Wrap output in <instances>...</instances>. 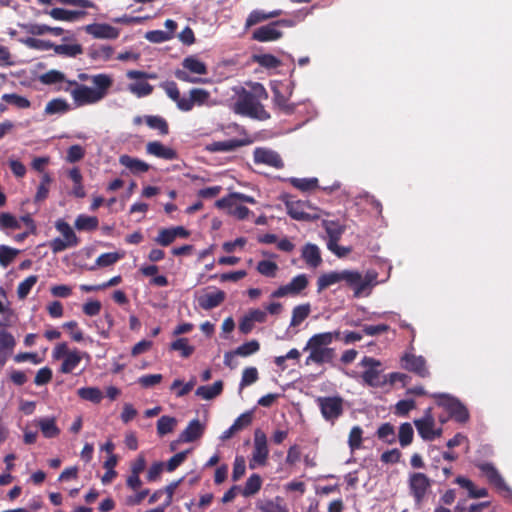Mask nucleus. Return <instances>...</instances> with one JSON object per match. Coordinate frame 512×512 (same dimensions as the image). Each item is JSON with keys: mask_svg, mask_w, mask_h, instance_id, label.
Instances as JSON below:
<instances>
[{"mask_svg": "<svg viewBox=\"0 0 512 512\" xmlns=\"http://www.w3.org/2000/svg\"><path fill=\"white\" fill-rule=\"evenodd\" d=\"M92 83L95 88L79 84L75 80L67 81V85L59 86L57 91L70 93L76 106L95 104L106 97L113 85V79L110 75L102 73L93 75Z\"/></svg>", "mask_w": 512, "mask_h": 512, "instance_id": "f257e3e1", "label": "nucleus"}, {"mask_svg": "<svg viewBox=\"0 0 512 512\" xmlns=\"http://www.w3.org/2000/svg\"><path fill=\"white\" fill-rule=\"evenodd\" d=\"M253 92L242 89L239 93L237 100L234 103L233 111L241 116L249 117L252 119L265 121L270 118V114L265 110L261 104V99H267L268 94L261 84H256Z\"/></svg>", "mask_w": 512, "mask_h": 512, "instance_id": "f03ea898", "label": "nucleus"}, {"mask_svg": "<svg viewBox=\"0 0 512 512\" xmlns=\"http://www.w3.org/2000/svg\"><path fill=\"white\" fill-rule=\"evenodd\" d=\"M345 282V284L353 289L356 297L360 296L364 290L368 287L369 282L362 278V275L358 271L342 270L332 271L329 273L322 274L317 280L318 292L330 287L331 285Z\"/></svg>", "mask_w": 512, "mask_h": 512, "instance_id": "7ed1b4c3", "label": "nucleus"}, {"mask_svg": "<svg viewBox=\"0 0 512 512\" xmlns=\"http://www.w3.org/2000/svg\"><path fill=\"white\" fill-rule=\"evenodd\" d=\"M330 336H322L317 334L312 335L303 351L309 350V355L305 360V365L309 366L311 364L323 365L330 364L333 362L335 358V350L329 346Z\"/></svg>", "mask_w": 512, "mask_h": 512, "instance_id": "20e7f679", "label": "nucleus"}, {"mask_svg": "<svg viewBox=\"0 0 512 512\" xmlns=\"http://www.w3.org/2000/svg\"><path fill=\"white\" fill-rule=\"evenodd\" d=\"M285 206L288 215L297 221H314L320 218L318 208L312 207L307 201L286 200Z\"/></svg>", "mask_w": 512, "mask_h": 512, "instance_id": "39448f33", "label": "nucleus"}, {"mask_svg": "<svg viewBox=\"0 0 512 512\" xmlns=\"http://www.w3.org/2000/svg\"><path fill=\"white\" fill-rule=\"evenodd\" d=\"M316 403L321 411L322 417L332 424L344 412V400L340 396L318 397Z\"/></svg>", "mask_w": 512, "mask_h": 512, "instance_id": "423d86ee", "label": "nucleus"}, {"mask_svg": "<svg viewBox=\"0 0 512 512\" xmlns=\"http://www.w3.org/2000/svg\"><path fill=\"white\" fill-rule=\"evenodd\" d=\"M269 457V449L266 434L256 429L254 432V443L252 457L249 460V468L255 469L257 466H265Z\"/></svg>", "mask_w": 512, "mask_h": 512, "instance_id": "0eeeda50", "label": "nucleus"}, {"mask_svg": "<svg viewBox=\"0 0 512 512\" xmlns=\"http://www.w3.org/2000/svg\"><path fill=\"white\" fill-rule=\"evenodd\" d=\"M360 364L361 366L367 368L362 373V378L366 384H368L371 387H381L387 384L386 379H382L380 376V371L378 370V367L381 366V363L379 360L365 356L361 360Z\"/></svg>", "mask_w": 512, "mask_h": 512, "instance_id": "6e6552de", "label": "nucleus"}, {"mask_svg": "<svg viewBox=\"0 0 512 512\" xmlns=\"http://www.w3.org/2000/svg\"><path fill=\"white\" fill-rule=\"evenodd\" d=\"M309 284L306 274L295 276L288 284L280 286L272 292V298H282L286 296H297L307 288Z\"/></svg>", "mask_w": 512, "mask_h": 512, "instance_id": "1a4fd4ad", "label": "nucleus"}, {"mask_svg": "<svg viewBox=\"0 0 512 512\" xmlns=\"http://www.w3.org/2000/svg\"><path fill=\"white\" fill-rule=\"evenodd\" d=\"M488 482L500 492L511 493V489L506 484L505 480L491 463H480L477 465Z\"/></svg>", "mask_w": 512, "mask_h": 512, "instance_id": "9d476101", "label": "nucleus"}, {"mask_svg": "<svg viewBox=\"0 0 512 512\" xmlns=\"http://www.w3.org/2000/svg\"><path fill=\"white\" fill-rule=\"evenodd\" d=\"M254 163L265 164L267 166L281 169L284 167V162L281 156L268 148L258 147L253 152Z\"/></svg>", "mask_w": 512, "mask_h": 512, "instance_id": "9b49d317", "label": "nucleus"}, {"mask_svg": "<svg viewBox=\"0 0 512 512\" xmlns=\"http://www.w3.org/2000/svg\"><path fill=\"white\" fill-rule=\"evenodd\" d=\"M84 30L96 39H116L120 34L118 28L107 23L88 24L84 27Z\"/></svg>", "mask_w": 512, "mask_h": 512, "instance_id": "f8f14e48", "label": "nucleus"}, {"mask_svg": "<svg viewBox=\"0 0 512 512\" xmlns=\"http://www.w3.org/2000/svg\"><path fill=\"white\" fill-rule=\"evenodd\" d=\"M189 98L181 102L180 110L184 112L191 111L195 105L202 106L207 103L210 93L202 88H192L189 91Z\"/></svg>", "mask_w": 512, "mask_h": 512, "instance_id": "ddd939ff", "label": "nucleus"}, {"mask_svg": "<svg viewBox=\"0 0 512 512\" xmlns=\"http://www.w3.org/2000/svg\"><path fill=\"white\" fill-rule=\"evenodd\" d=\"M283 36L282 31L278 30L274 22L263 25L255 29L252 33V39L259 42L276 41Z\"/></svg>", "mask_w": 512, "mask_h": 512, "instance_id": "4468645a", "label": "nucleus"}, {"mask_svg": "<svg viewBox=\"0 0 512 512\" xmlns=\"http://www.w3.org/2000/svg\"><path fill=\"white\" fill-rule=\"evenodd\" d=\"M250 140L247 139H229L224 141H214L207 145V150L213 153L216 152H232L236 149L249 145Z\"/></svg>", "mask_w": 512, "mask_h": 512, "instance_id": "2eb2a0df", "label": "nucleus"}, {"mask_svg": "<svg viewBox=\"0 0 512 512\" xmlns=\"http://www.w3.org/2000/svg\"><path fill=\"white\" fill-rule=\"evenodd\" d=\"M205 425L199 419L191 420L187 427L180 433L178 442H193L202 437Z\"/></svg>", "mask_w": 512, "mask_h": 512, "instance_id": "dca6fc26", "label": "nucleus"}, {"mask_svg": "<svg viewBox=\"0 0 512 512\" xmlns=\"http://www.w3.org/2000/svg\"><path fill=\"white\" fill-rule=\"evenodd\" d=\"M434 419L431 415H426L418 420V433L424 440H433L442 434L441 428H434Z\"/></svg>", "mask_w": 512, "mask_h": 512, "instance_id": "f3484780", "label": "nucleus"}, {"mask_svg": "<svg viewBox=\"0 0 512 512\" xmlns=\"http://www.w3.org/2000/svg\"><path fill=\"white\" fill-rule=\"evenodd\" d=\"M146 150L148 154L165 160H175L178 157L174 149L163 145L159 141L149 142L146 146Z\"/></svg>", "mask_w": 512, "mask_h": 512, "instance_id": "a211bd4d", "label": "nucleus"}, {"mask_svg": "<svg viewBox=\"0 0 512 512\" xmlns=\"http://www.w3.org/2000/svg\"><path fill=\"white\" fill-rule=\"evenodd\" d=\"M226 298V294L222 290H217L212 293H206L198 297V305L203 310H211L220 306Z\"/></svg>", "mask_w": 512, "mask_h": 512, "instance_id": "6ab92c4d", "label": "nucleus"}, {"mask_svg": "<svg viewBox=\"0 0 512 512\" xmlns=\"http://www.w3.org/2000/svg\"><path fill=\"white\" fill-rule=\"evenodd\" d=\"M322 225L329 237L327 247L328 249H333L332 246L336 247V243H338L344 233V227L332 220H324Z\"/></svg>", "mask_w": 512, "mask_h": 512, "instance_id": "aec40b11", "label": "nucleus"}, {"mask_svg": "<svg viewBox=\"0 0 512 512\" xmlns=\"http://www.w3.org/2000/svg\"><path fill=\"white\" fill-rule=\"evenodd\" d=\"M283 11L280 9H276L270 12H265L263 10H253L249 13L246 22L245 27L250 28L260 22L266 21L268 19L276 18L282 15Z\"/></svg>", "mask_w": 512, "mask_h": 512, "instance_id": "412c9836", "label": "nucleus"}, {"mask_svg": "<svg viewBox=\"0 0 512 512\" xmlns=\"http://www.w3.org/2000/svg\"><path fill=\"white\" fill-rule=\"evenodd\" d=\"M244 202L255 204L256 200L252 196H248L242 193H231L227 197H223L216 201L215 205L217 208H232L235 203Z\"/></svg>", "mask_w": 512, "mask_h": 512, "instance_id": "4be33fe9", "label": "nucleus"}, {"mask_svg": "<svg viewBox=\"0 0 512 512\" xmlns=\"http://www.w3.org/2000/svg\"><path fill=\"white\" fill-rule=\"evenodd\" d=\"M46 13L48 15H50L55 20L67 21V22H73V21L79 20L86 15V12L82 11V10L73 11V10H66L63 8H53Z\"/></svg>", "mask_w": 512, "mask_h": 512, "instance_id": "5701e85b", "label": "nucleus"}, {"mask_svg": "<svg viewBox=\"0 0 512 512\" xmlns=\"http://www.w3.org/2000/svg\"><path fill=\"white\" fill-rule=\"evenodd\" d=\"M37 426L45 438H55L60 434V429L56 425L55 417L40 418L37 420Z\"/></svg>", "mask_w": 512, "mask_h": 512, "instance_id": "b1692460", "label": "nucleus"}, {"mask_svg": "<svg viewBox=\"0 0 512 512\" xmlns=\"http://www.w3.org/2000/svg\"><path fill=\"white\" fill-rule=\"evenodd\" d=\"M302 258L310 267L316 268L321 262V254L317 245L308 243L302 249Z\"/></svg>", "mask_w": 512, "mask_h": 512, "instance_id": "393cba45", "label": "nucleus"}, {"mask_svg": "<svg viewBox=\"0 0 512 512\" xmlns=\"http://www.w3.org/2000/svg\"><path fill=\"white\" fill-rule=\"evenodd\" d=\"M119 163L128 168L132 173H145L149 170L150 166L145 161L138 158H133L129 155H121Z\"/></svg>", "mask_w": 512, "mask_h": 512, "instance_id": "a878e982", "label": "nucleus"}, {"mask_svg": "<svg viewBox=\"0 0 512 512\" xmlns=\"http://www.w3.org/2000/svg\"><path fill=\"white\" fill-rule=\"evenodd\" d=\"M89 58L93 61H108L114 54V49L110 45L92 46L87 52Z\"/></svg>", "mask_w": 512, "mask_h": 512, "instance_id": "bb28decb", "label": "nucleus"}, {"mask_svg": "<svg viewBox=\"0 0 512 512\" xmlns=\"http://www.w3.org/2000/svg\"><path fill=\"white\" fill-rule=\"evenodd\" d=\"M39 81L44 85L59 84V86H66L68 79L63 72L51 69L39 76Z\"/></svg>", "mask_w": 512, "mask_h": 512, "instance_id": "cd10ccee", "label": "nucleus"}, {"mask_svg": "<svg viewBox=\"0 0 512 512\" xmlns=\"http://www.w3.org/2000/svg\"><path fill=\"white\" fill-rule=\"evenodd\" d=\"M223 391V382L218 380L210 386H200L196 389L195 394L202 399L211 400L219 396Z\"/></svg>", "mask_w": 512, "mask_h": 512, "instance_id": "c85d7f7f", "label": "nucleus"}, {"mask_svg": "<svg viewBox=\"0 0 512 512\" xmlns=\"http://www.w3.org/2000/svg\"><path fill=\"white\" fill-rule=\"evenodd\" d=\"M53 50L57 55L70 58H74L83 53V47L78 43L54 44Z\"/></svg>", "mask_w": 512, "mask_h": 512, "instance_id": "c756f323", "label": "nucleus"}, {"mask_svg": "<svg viewBox=\"0 0 512 512\" xmlns=\"http://www.w3.org/2000/svg\"><path fill=\"white\" fill-rule=\"evenodd\" d=\"M456 483L468 490L470 498H482L488 495L486 488H477L468 478L459 476L456 478Z\"/></svg>", "mask_w": 512, "mask_h": 512, "instance_id": "7c9ffc66", "label": "nucleus"}, {"mask_svg": "<svg viewBox=\"0 0 512 512\" xmlns=\"http://www.w3.org/2000/svg\"><path fill=\"white\" fill-rule=\"evenodd\" d=\"M145 123L151 129L157 130L160 135H167L169 133V125L165 118L159 115L145 116Z\"/></svg>", "mask_w": 512, "mask_h": 512, "instance_id": "2f4dec72", "label": "nucleus"}, {"mask_svg": "<svg viewBox=\"0 0 512 512\" xmlns=\"http://www.w3.org/2000/svg\"><path fill=\"white\" fill-rule=\"evenodd\" d=\"M74 225L80 231H94L98 228L99 220L96 216L81 214L76 218Z\"/></svg>", "mask_w": 512, "mask_h": 512, "instance_id": "473e14b6", "label": "nucleus"}, {"mask_svg": "<svg viewBox=\"0 0 512 512\" xmlns=\"http://www.w3.org/2000/svg\"><path fill=\"white\" fill-rule=\"evenodd\" d=\"M182 66L184 69L194 74L204 75L207 73L206 64L195 56H188L184 58Z\"/></svg>", "mask_w": 512, "mask_h": 512, "instance_id": "72a5a7b5", "label": "nucleus"}, {"mask_svg": "<svg viewBox=\"0 0 512 512\" xmlns=\"http://www.w3.org/2000/svg\"><path fill=\"white\" fill-rule=\"evenodd\" d=\"M310 312L311 306L309 303L295 306L292 310L290 326H299L309 316Z\"/></svg>", "mask_w": 512, "mask_h": 512, "instance_id": "f704fd0d", "label": "nucleus"}, {"mask_svg": "<svg viewBox=\"0 0 512 512\" xmlns=\"http://www.w3.org/2000/svg\"><path fill=\"white\" fill-rule=\"evenodd\" d=\"M56 229L63 235V239L68 241L70 244L77 246L80 242L79 238L66 221L59 219L55 223Z\"/></svg>", "mask_w": 512, "mask_h": 512, "instance_id": "c9c22d12", "label": "nucleus"}, {"mask_svg": "<svg viewBox=\"0 0 512 512\" xmlns=\"http://www.w3.org/2000/svg\"><path fill=\"white\" fill-rule=\"evenodd\" d=\"M78 396L86 401L99 404L103 399L102 391L98 387H82L77 390Z\"/></svg>", "mask_w": 512, "mask_h": 512, "instance_id": "e433bc0d", "label": "nucleus"}, {"mask_svg": "<svg viewBox=\"0 0 512 512\" xmlns=\"http://www.w3.org/2000/svg\"><path fill=\"white\" fill-rule=\"evenodd\" d=\"M289 182L294 188H296L302 192H308V191H312V190L318 188V179L315 177H313V178L292 177L289 179Z\"/></svg>", "mask_w": 512, "mask_h": 512, "instance_id": "4c0bfd02", "label": "nucleus"}, {"mask_svg": "<svg viewBox=\"0 0 512 512\" xmlns=\"http://www.w3.org/2000/svg\"><path fill=\"white\" fill-rule=\"evenodd\" d=\"M376 436L379 440L387 444H393L396 442V433L394 426L388 422L383 423L379 426L376 432Z\"/></svg>", "mask_w": 512, "mask_h": 512, "instance_id": "58836bf2", "label": "nucleus"}, {"mask_svg": "<svg viewBox=\"0 0 512 512\" xmlns=\"http://www.w3.org/2000/svg\"><path fill=\"white\" fill-rule=\"evenodd\" d=\"M81 355L79 351L73 350L71 351L63 360L60 371L62 373L68 374L73 372L74 369L80 364L81 362Z\"/></svg>", "mask_w": 512, "mask_h": 512, "instance_id": "ea45409f", "label": "nucleus"}, {"mask_svg": "<svg viewBox=\"0 0 512 512\" xmlns=\"http://www.w3.org/2000/svg\"><path fill=\"white\" fill-rule=\"evenodd\" d=\"M447 405L451 414L455 417L457 421L465 422L468 420L469 413L466 407L462 405L458 400L449 399Z\"/></svg>", "mask_w": 512, "mask_h": 512, "instance_id": "a19ab883", "label": "nucleus"}, {"mask_svg": "<svg viewBox=\"0 0 512 512\" xmlns=\"http://www.w3.org/2000/svg\"><path fill=\"white\" fill-rule=\"evenodd\" d=\"M177 425V420L171 416H161L157 421V433L160 437L167 435L174 431Z\"/></svg>", "mask_w": 512, "mask_h": 512, "instance_id": "79ce46f5", "label": "nucleus"}, {"mask_svg": "<svg viewBox=\"0 0 512 512\" xmlns=\"http://www.w3.org/2000/svg\"><path fill=\"white\" fill-rule=\"evenodd\" d=\"M262 486V479L258 474H252L246 481L242 490V495L245 497L252 496L259 492Z\"/></svg>", "mask_w": 512, "mask_h": 512, "instance_id": "37998d69", "label": "nucleus"}, {"mask_svg": "<svg viewBox=\"0 0 512 512\" xmlns=\"http://www.w3.org/2000/svg\"><path fill=\"white\" fill-rule=\"evenodd\" d=\"M128 90L138 98L146 97L153 92V86L147 81H137L128 85Z\"/></svg>", "mask_w": 512, "mask_h": 512, "instance_id": "c03bdc74", "label": "nucleus"}, {"mask_svg": "<svg viewBox=\"0 0 512 512\" xmlns=\"http://www.w3.org/2000/svg\"><path fill=\"white\" fill-rule=\"evenodd\" d=\"M167 96L173 100L177 108L180 110L181 102L185 101V97H181L177 84L174 81H167L161 84Z\"/></svg>", "mask_w": 512, "mask_h": 512, "instance_id": "a18cd8bd", "label": "nucleus"}, {"mask_svg": "<svg viewBox=\"0 0 512 512\" xmlns=\"http://www.w3.org/2000/svg\"><path fill=\"white\" fill-rule=\"evenodd\" d=\"M69 110V104L61 98L52 99L45 106V114L54 115L57 113H65Z\"/></svg>", "mask_w": 512, "mask_h": 512, "instance_id": "49530a36", "label": "nucleus"}, {"mask_svg": "<svg viewBox=\"0 0 512 512\" xmlns=\"http://www.w3.org/2000/svg\"><path fill=\"white\" fill-rule=\"evenodd\" d=\"M37 281H38L37 275H30L26 279H24L22 282H20L18 285V288H17L18 298L21 300L25 299L29 295V293L31 292V289L37 283Z\"/></svg>", "mask_w": 512, "mask_h": 512, "instance_id": "de8ad7c7", "label": "nucleus"}, {"mask_svg": "<svg viewBox=\"0 0 512 512\" xmlns=\"http://www.w3.org/2000/svg\"><path fill=\"white\" fill-rule=\"evenodd\" d=\"M22 43L30 49L46 51L53 49L54 43L49 40L38 39L34 37H28L22 40Z\"/></svg>", "mask_w": 512, "mask_h": 512, "instance_id": "09e8293b", "label": "nucleus"}, {"mask_svg": "<svg viewBox=\"0 0 512 512\" xmlns=\"http://www.w3.org/2000/svg\"><path fill=\"white\" fill-rule=\"evenodd\" d=\"M19 250L6 245H0V265L4 268L8 267L18 255Z\"/></svg>", "mask_w": 512, "mask_h": 512, "instance_id": "8fccbe9b", "label": "nucleus"}, {"mask_svg": "<svg viewBox=\"0 0 512 512\" xmlns=\"http://www.w3.org/2000/svg\"><path fill=\"white\" fill-rule=\"evenodd\" d=\"M171 349L175 351H180L181 356L184 358H188L194 352V347L189 345V341L187 338H179L171 343Z\"/></svg>", "mask_w": 512, "mask_h": 512, "instance_id": "3c124183", "label": "nucleus"}, {"mask_svg": "<svg viewBox=\"0 0 512 512\" xmlns=\"http://www.w3.org/2000/svg\"><path fill=\"white\" fill-rule=\"evenodd\" d=\"M274 104L285 114L290 115L295 111V105L289 103L288 98L281 94L278 90L275 91Z\"/></svg>", "mask_w": 512, "mask_h": 512, "instance_id": "603ef678", "label": "nucleus"}, {"mask_svg": "<svg viewBox=\"0 0 512 512\" xmlns=\"http://www.w3.org/2000/svg\"><path fill=\"white\" fill-rule=\"evenodd\" d=\"M257 271L265 277H275L278 271L277 263L269 260L259 261L256 267Z\"/></svg>", "mask_w": 512, "mask_h": 512, "instance_id": "864d4df0", "label": "nucleus"}, {"mask_svg": "<svg viewBox=\"0 0 512 512\" xmlns=\"http://www.w3.org/2000/svg\"><path fill=\"white\" fill-rule=\"evenodd\" d=\"M196 379L192 378L189 382L183 385V382L180 379H176L173 381V383L170 386L171 390L178 389L176 391L177 397H183L187 395L195 386Z\"/></svg>", "mask_w": 512, "mask_h": 512, "instance_id": "5fc2aeb1", "label": "nucleus"}, {"mask_svg": "<svg viewBox=\"0 0 512 512\" xmlns=\"http://www.w3.org/2000/svg\"><path fill=\"white\" fill-rule=\"evenodd\" d=\"M413 428L410 423H403L399 428L398 439L402 447H405L413 442Z\"/></svg>", "mask_w": 512, "mask_h": 512, "instance_id": "6e6d98bb", "label": "nucleus"}, {"mask_svg": "<svg viewBox=\"0 0 512 512\" xmlns=\"http://www.w3.org/2000/svg\"><path fill=\"white\" fill-rule=\"evenodd\" d=\"M2 100L21 109L29 108L31 105L30 101L26 97L15 93L4 94L2 96Z\"/></svg>", "mask_w": 512, "mask_h": 512, "instance_id": "4d7b16f0", "label": "nucleus"}, {"mask_svg": "<svg viewBox=\"0 0 512 512\" xmlns=\"http://www.w3.org/2000/svg\"><path fill=\"white\" fill-rule=\"evenodd\" d=\"M260 349V344L257 340H251L248 342L243 343L242 345L238 346L235 350V353L238 356L247 357L250 356L256 352H258Z\"/></svg>", "mask_w": 512, "mask_h": 512, "instance_id": "13d9d810", "label": "nucleus"}, {"mask_svg": "<svg viewBox=\"0 0 512 512\" xmlns=\"http://www.w3.org/2000/svg\"><path fill=\"white\" fill-rule=\"evenodd\" d=\"M363 430L360 426H354L350 430L348 437V445L351 451H355L361 447Z\"/></svg>", "mask_w": 512, "mask_h": 512, "instance_id": "bf43d9fd", "label": "nucleus"}, {"mask_svg": "<svg viewBox=\"0 0 512 512\" xmlns=\"http://www.w3.org/2000/svg\"><path fill=\"white\" fill-rule=\"evenodd\" d=\"M51 182H52L51 177L49 176V174L45 173L42 176L40 185L37 188V192L35 195L36 202L43 201L47 198L48 193H49V186H50Z\"/></svg>", "mask_w": 512, "mask_h": 512, "instance_id": "052dcab7", "label": "nucleus"}, {"mask_svg": "<svg viewBox=\"0 0 512 512\" xmlns=\"http://www.w3.org/2000/svg\"><path fill=\"white\" fill-rule=\"evenodd\" d=\"M145 38L151 43H163L172 39V33L162 30H151L146 32Z\"/></svg>", "mask_w": 512, "mask_h": 512, "instance_id": "680f3d73", "label": "nucleus"}, {"mask_svg": "<svg viewBox=\"0 0 512 512\" xmlns=\"http://www.w3.org/2000/svg\"><path fill=\"white\" fill-rule=\"evenodd\" d=\"M246 472V461L245 458L241 455H237L233 464L232 471V480L238 481L240 480Z\"/></svg>", "mask_w": 512, "mask_h": 512, "instance_id": "e2e57ef3", "label": "nucleus"}, {"mask_svg": "<svg viewBox=\"0 0 512 512\" xmlns=\"http://www.w3.org/2000/svg\"><path fill=\"white\" fill-rule=\"evenodd\" d=\"M154 241L161 246H169L175 241L174 233L172 228H162L159 230L157 237Z\"/></svg>", "mask_w": 512, "mask_h": 512, "instance_id": "0e129e2a", "label": "nucleus"}, {"mask_svg": "<svg viewBox=\"0 0 512 512\" xmlns=\"http://www.w3.org/2000/svg\"><path fill=\"white\" fill-rule=\"evenodd\" d=\"M0 227L3 229H20L19 221L10 213L4 212L0 214Z\"/></svg>", "mask_w": 512, "mask_h": 512, "instance_id": "69168bd1", "label": "nucleus"}, {"mask_svg": "<svg viewBox=\"0 0 512 512\" xmlns=\"http://www.w3.org/2000/svg\"><path fill=\"white\" fill-rule=\"evenodd\" d=\"M121 256L117 252L103 253L96 259V266L108 267L115 264Z\"/></svg>", "mask_w": 512, "mask_h": 512, "instance_id": "338daca9", "label": "nucleus"}, {"mask_svg": "<svg viewBox=\"0 0 512 512\" xmlns=\"http://www.w3.org/2000/svg\"><path fill=\"white\" fill-rule=\"evenodd\" d=\"M16 345L14 336L7 331H0V350L12 352Z\"/></svg>", "mask_w": 512, "mask_h": 512, "instance_id": "774afa93", "label": "nucleus"}]
</instances>
